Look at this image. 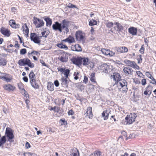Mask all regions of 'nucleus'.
<instances>
[{"instance_id":"1","label":"nucleus","mask_w":156,"mask_h":156,"mask_svg":"<svg viewBox=\"0 0 156 156\" xmlns=\"http://www.w3.org/2000/svg\"><path fill=\"white\" fill-rule=\"evenodd\" d=\"M112 66H111L108 65L107 64L104 63L102 64L101 66V69L103 70L104 73L111 74L113 77L114 80L115 82H118V81L121 80V78L120 74L118 73H113V69L112 68Z\"/></svg>"},{"instance_id":"2","label":"nucleus","mask_w":156,"mask_h":156,"mask_svg":"<svg viewBox=\"0 0 156 156\" xmlns=\"http://www.w3.org/2000/svg\"><path fill=\"white\" fill-rule=\"evenodd\" d=\"M115 84L118 89L122 91L123 93H126L128 90L127 87V83L126 81L124 79L118 81V82H115Z\"/></svg>"},{"instance_id":"3","label":"nucleus","mask_w":156,"mask_h":156,"mask_svg":"<svg viewBox=\"0 0 156 156\" xmlns=\"http://www.w3.org/2000/svg\"><path fill=\"white\" fill-rule=\"evenodd\" d=\"M18 64L20 66L28 65L30 68H33L34 66V64L32 63L30 60L28 58L21 59L18 62Z\"/></svg>"},{"instance_id":"4","label":"nucleus","mask_w":156,"mask_h":156,"mask_svg":"<svg viewBox=\"0 0 156 156\" xmlns=\"http://www.w3.org/2000/svg\"><path fill=\"white\" fill-rule=\"evenodd\" d=\"M137 113H131L129 117L126 116L125 120L127 122L126 124H130L135 121L136 118L137 117Z\"/></svg>"},{"instance_id":"5","label":"nucleus","mask_w":156,"mask_h":156,"mask_svg":"<svg viewBox=\"0 0 156 156\" xmlns=\"http://www.w3.org/2000/svg\"><path fill=\"white\" fill-rule=\"evenodd\" d=\"M5 135L8 138V140L10 142H13V140L12 139L14 138V136L13 133V130L10 128L7 127L5 130Z\"/></svg>"},{"instance_id":"6","label":"nucleus","mask_w":156,"mask_h":156,"mask_svg":"<svg viewBox=\"0 0 156 156\" xmlns=\"http://www.w3.org/2000/svg\"><path fill=\"white\" fill-rule=\"evenodd\" d=\"M42 36H37L35 33H31L30 34V38L31 40L36 44H39L41 42L40 40Z\"/></svg>"},{"instance_id":"7","label":"nucleus","mask_w":156,"mask_h":156,"mask_svg":"<svg viewBox=\"0 0 156 156\" xmlns=\"http://www.w3.org/2000/svg\"><path fill=\"white\" fill-rule=\"evenodd\" d=\"M33 23L36 26V27L39 28L43 26L44 24V21L41 19L37 18L35 17L33 18Z\"/></svg>"},{"instance_id":"8","label":"nucleus","mask_w":156,"mask_h":156,"mask_svg":"<svg viewBox=\"0 0 156 156\" xmlns=\"http://www.w3.org/2000/svg\"><path fill=\"white\" fill-rule=\"evenodd\" d=\"M52 28L54 30H58L60 33L62 32L63 29L62 27V24L57 21L55 22V23L53 24Z\"/></svg>"},{"instance_id":"9","label":"nucleus","mask_w":156,"mask_h":156,"mask_svg":"<svg viewBox=\"0 0 156 156\" xmlns=\"http://www.w3.org/2000/svg\"><path fill=\"white\" fill-rule=\"evenodd\" d=\"M58 70L61 73L63 74L65 76V78H69L70 70L65 68H58Z\"/></svg>"},{"instance_id":"10","label":"nucleus","mask_w":156,"mask_h":156,"mask_svg":"<svg viewBox=\"0 0 156 156\" xmlns=\"http://www.w3.org/2000/svg\"><path fill=\"white\" fill-rule=\"evenodd\" d=\"M4 75H0V79L5 81L7 82H10L12 80L10 76L8 74H3Z\"/></svg>"},{"instance_id":"11","label":"nucleus","mask_w":156,"mask_h":156,"mask_svg":"<svg viewBox=\"0 0 156 156\" xmlns=\"http://www.w3.org/2000/svg\"><path fill=\"white\" fill-rule=\"evenodd\" d=\"M69 78H65V77H62L60 81H61V85L64 88H67L68 87L69 81L67 80Z\"/></svg>"},{"instance_id":"12","label":"nucleus","mask_w":156,"mask_h":156,"mask_svg":"<svg viewBox=\"0 0 156 156\" xmlns=\"http://www.w3.org/2000/svg\"><path fill=\"white\" fill-rule=\"evenodd\" d=\"M0 32L4 35L9 37L10 35V32L9 30L5 27H2L0 29Z\"/></svg>"},{"instance_id":"13","label":"nucleus","mask_w":156,"mask_h":156,"mask_svg":"<svg viewBox=\"0 0 156 156\" xmlns=\"http://www.w3.org/2000/svg\"><path fill=\"white\" fill-rule=\"evenodd\" d=\"M3 87L5 90L9 91H13L16 88L14 86L10 84H5Z\"/></svg>"},{"instance_id":"14","label":"nucleus","mask_w":156,"mask_h":156,"mask_svg":"<svg viewBox=\"0 0 156 156\" xmlns=\"http://www.w3.org/2000/svg\"><path fill=\"white\" fill-rule=\"evenodd\" d=\"M123 70L124 73L126 75H132L133 74V69L129 66L125 67Z\"/></svg>"},{"instance_id":"15","label":"nucleus","mask_w":156,"mask_h":156,"mask_svg":"<svg viewBox=\"0 0 156 156\" xmlns=\"http://www.w3.org/2000/svg\"><path fill=\"white\" fill-rule=\"evenodd\" d=\"M111 111L108 109L104 111L102 113V117H103L104 120H107L108 119L109 114H110Z\"/></svg>"},{"instance_id":"16","label":"nucleus","mask_w":156,"mask_h":156,"mask_svg":"<svg viewBox=\"0 0 156 156\" xmlns=\"http://www.w3.org/2000/svg\"><path fill=\"white\" fill-rule=\"evenodd\" d=\"M9 25L13 28H17L20 27V25L18 24H16L15 21L13 20H11L9 21Z\"/></svg>"},{"instance_id":"17","label":"nucleus","mask_w":156,"mask_h":156,"mask_svg":"<svg viewBox=\"0 0 156 156\" xmlns=\"http://www.w3.org/2000/svg\"><path fill=\"white\" fill-rule=\"evenodd\" d=\"M116 50L118 53L126 52L128 51V48L125 46L119 47Z\"/></svg>"},{"instance_id":"18","label":"nucleus","mask_w":156,"mask_h":156,"mask_svg":"<svg viewBox=\"0 0 156 156\" xmlns=\"http://www.w3.org/2000/svg\"><path fill=\"white\" fill-rule=\"evenodd\" d=\"M125 62L126 64L127 65L129 66H130L133 68H136V66L138 67L136 64L133 61H131L129 60H126L125 61Z\"/></svg>"},{"instance_id":"19","label":"nucleus","mask_w":156,"mask_h":156,"mask_svg":"<svg viewBox=\"0 0 156 156\" xmlns=\"http://www.w3.org/2000/svg\"><path fill=\"white\" fill-rule=\"evenodd\" d=\"M87 116L88 115V117L89 118H91L93 116V114L92 112V108L91 107H89L87 108V111L86 112V113L84 114Z\"/></svg>"},{"instance_id":"20","label":"nucleus","mask_w":156,"mask_h":156,"mask_svg":"<svg viewBox=\"0 0 156 156\" xmlns=\"http://www.w3.org/2000/svg\"><path fill=\"white\" fill-rule=\"evenodd\" d=\"M128 31L132 35H136L137 30L136 28L131 27L129 28Z\"/></svg>"},{"instance_id":"21","label":"nucleus","mask_w":156,"mask_h":156,"mask_svg":"<svg viewBox=\"0 0 156 156\" xmlns=\"http://www.w3.org/2000/svg\"><path fill=\"white\" fill-rule=\"evenodd\" d=\"M76 38L78 41H81L84 38L82 33L80 31H77L76 34Z\"/></svg>"},{"instance_id":"22","label":"nucleus","mask_w":156,"mask_h":156,"mask_svg":"<svg viewBox=\"0 0 156 156\" xmlns=\"http://www.w3.org/2000/svg\"><path fill=\"white\" fill-rule=\"evenodd\" d=\"M63 41L67 42L69 43H71L73 42H74L75 39L73 37L71 36H69L68 38L63 40Z\"/></svg>"},{"instance_id":"23","label":"nucleus","mask_w":156,"mask_h":156,"mask_svg":"<svg viewBox=\"0 0 156 156\" xmlns=\"http://www.w3.org/2000/svg\"><path fill=\"white\" fill-rule=\"evenodd\" d=\"M58 59L62 62H66L68 60V56L66 55H63L59 57Z\"/></svg>"},{"instance_id":"24","label":"nucleus","mask_w":156,"mask_h":156,"mask_svg":"<svg viewBox=\"0 0 156 156\" xmlns=\"http://www.w3.org/2000/svg\"><path fill=\"white\" fill-rule=\"evenodd\" d=\"M22 28L23 29V31H24V34L27 36L28 35L29 30L26 23L23 24Z\"/></svg>"},{"instance_id":"25","label":"nucleus","mask_w":156,"mask_h":156,"mask_svg":"<svg viewBox=\"0 0 156 156\" xmlns=\"http://www.w3.org/2000/svg\"><path fill=\"white\" fill-rule=\"evenodd\" d=\"M73 64L78 66H80L81 65V58H76L73 59Z\"/></svg>"},{"instance_id":"26","label":"nucleus","mask_w":156,"mask_h":156,"mask_svg":"<svg viewBox=\"0 0 156 156\" xmlns=\"http://www.w3.org/2000/svg\"><path fill=\"white\" fill-rule=\"evenodd\" d=\"M30 83L32 87L35 89H37L39 87V85L37 83L36 79L33 80L32 81H30Z\"/></svg>"},{"instance_id":"27","label":"nucleus","mask_w":156,"mask_h":156,"mask_svg":"<svg viewBox=\"0 0 156 156\" xmlns=\"http://www.w3.org/2000/svg\"><path fill=\"white\" fill-rule=\"evenodd\" d=\"M69 23L67 20H64L62 21V29H64L66 27H67L68 26Z\"/></svg>"},{"instance_id":"28","label":"nucleus","mask_w":156,"mask_h":156,"mask_svg":"<svg viewBox=\"0 0 156 156\" xmlns=\"http://www.w3.org/2000/svg\"><path fill=\"white\" fill-rule=\"evenodd\" d=\"M44 20L46 22V26L50 27L52 24V20L49 17H45Z\"/></svg>"},{"instance_id":"29","label":"nucleus","mask_w":156,"mask_h":156,"mask_svg":"<svg viewBox=\"0 0 156 156\" xmlns=\"http://www.w3.org/2000/svg\"><path fill=\"white\" fill-rule=\"evenodd\" d=\"M89 59L88 58H81V64L82 63L84 66H87L89 64Z\"/></svg>"},{"instance_id":"30","label":"nucleus","mask_w":156,"mask_h":156,"mask_svg":"<svg viewBox=\"0 0 156 156\" xmlns=\"http://www.w3.org/2000/svg\"><path fill=\"white\" fill-rule=\"evenodd\" d=\"M47 88L48 90L52 91L54 90V85L51 82H49L47 84Z\"/></svg>"},{"instance_id":"31","label":"nucleus","mask_w":156,"mask_h":156,"mask_svg":"<svg viewBox=\"0 0 156 156\" xmlns=\"http://www.w3.org/2000/svg\"><path fill=\"white\" fill-rule=\"evenodd\" d=\"M6 60L2 57H0V66H5L7 64Z\"/></svg>"},{"instance_id":"32","label":"nucleus","mask_w":156,"mask_h":156,"mask_svg":"<svg viewBox=\"0 0 156 156\" xmlns=\"http://www.w3.org/2000/svg\"><path fill=\"white\" fill-rule=\"evenodd\" d=\"M35 74L33 71H31L29 74L30 81H32L35 79Z\"/></svg>"},{"instance_id":"33","label":"nucleus","mask_w":156,"mask_h":156,"mask_svg":"<svg viewBox=\"0 0 156 156\" xmlns=\"http://www.w3.org/2000/svg\"><path fill=\"white\" fill-rule=\"evenodd\" d=\"M6 141V139L5 136H3L0 139V147H1L4 144H5Z\"/></svg>"},{"instance_id":"34","label":"nucleus","mask_w":156,"mask_h":156,"mask_svg":"<svg viewBox=\"0 0 156 156\" xmlns=\"http://www.w3.org/2000/svg\"><path fill=\"white\" fill-rule=\"evenodd\" d=\"M95 73H93L90 75V80L92 82L94 83H96V82L95 79Z\"/></svg>"},{"instance_id":"35","label":"nucleus","mask_w":156,"mask_h":156,"mask_svg":"<svg viewBox=\"0 0 156 156\" xmlns=\"http://www.w3.org/2000/svg\"><path fill=\"white\" fill-rule=\"evenodd\" d=\"M152 88V87L150 85H148L147 87L145 89V90H146L148 93V97L147 98H149L150 97V96L151 93V90Z\"/></svg>"},{"instance_id":"36","label":"nucleus","mask_w":156,"mask_h":156,"mask_svg":"<svg viewBox=\"0 0 156 156\" xmlns=\"http://www.w3.org/2000/svg\"><path fill=\"white\" fill-rule=\"evenodd\" d=\"M101 51L102 53L106 55H108L109 52V50L105 48H102L101 50Z\"/></svg>"},{"instance_id":"37","label":"nucleus","mask_w":156,"mask_h":156,"mask_svg":"<svg viewBox=\"0 0 156 156\" xmlns=\"http://www.w3.org/2000/svg\"><path fill=\"white\" fill-rule=\"evenodd\" d=\"M115 24L117 26L118 31H120L121 30H123V27L122 26L119 22H116Z\"/></svg>"},{"instance_id":"38","label":"nucleus","mask_w":156,"mask_h":156,"mask_svg":"<svg viewBox=\"0 0 156 156\" xmlns=\"http://www.w3.org/2000/svg\"><path fill=\"white\" fill-rule=\"evenodd\" d=\"M57 46L61 48H64L66 50L68 49V47L66 45L63 44L62 43L58 44Z\"/></svg>"},{"instance_id":"39","label":"nucleus","mask_w":156,"mask_h":156,"mask_svg":"<svg viewBox=\"0 0 156 156\" xmlns=\"http://www.w3.org/2000/svg\"><path fill=\"white\" fill-rule=\"evenodd\" d=\"M75 46H76V47H75V49H76L75 50V51H82L81 48L79 44H75Z\"/></svg>"},{"instance_id":"40","label":"nucleus","mask_w":156,"mask_h":156,"mask_svg":"<svg viewBox=\"0 0 156 156\" xmlns=\"http://www.w3.org/2000/svg\"><path fill=\"white\" fill-rule=\"evenodd\" d=\"M23 155L24 156H37L36 154L29 152L25 153H24Z\"/></svg>"},{"instance_id":"41","label":"nucleus","mask_w":156,"mask_h":156,"mask_svg":"<svg viewBox=\"0 0 156 156\" xmlns=\"http://www.w3.org/2000/svg\"><path fill=\"white\" fill-rule=\"evenodd\" d=\"M97 21L94 20H90L89 22V25L90 26L97 25Z\"/></svg>"},{"instance_id":"42","label":"nucleus","mask_w":156,"mask_h":156,"mask_svg":"<svg viewBox=\"0 0 156 156\" xmlns=\"http://www.w3.org/2000/svg\"><path fill=\"white\" fill-rule=\"evenodd\" d=\"M70 156H80V153L78 150L77 149L76 152L71 153Z\"/></svg>"},{"instance_id":"43","label":"nucleus","mask_w":156,"mask_h":156,"mask_svg":"<svg viewBox=\"0 0 156 156\" xmlns=\"http://www.w3.org/2000/svg\"><path fill=\"white\" fill-rule=\"evenodd\" d=\"M140 52L142 54H143L144 51V44L142 45L141 48L139 50Z\"/></svg>"},{"instance_id":"44","label":"nucleus","mask_w":156,"mask_h":156,"mask_svg":"<svg viewBox=\"0 0 156 156\" xmlns=\"http://www.w3.org/2000/svg\"><path fill=\"white\" fill-rule=\"evenodd\" d=\"M22 93L23 94V95L25 97H27V96L28 95V93L25 90L24 88L22 89Z\"/></svg>"},{"instance_id":"45","label":"nucleus","mask_w":156,"mask_h":156,"mask_svg":"<svg viewBox=\"0 0 156 156\" xmlns=\"http://www.w3.org/2000/svg\"><path fill=\"white\" fill-rule=\"evenodd\" d=\"M113 23L112 22H108L106 23V26L107 27L111 28L113 26Z\"/></svg>"},{"instance_id":"46","label":"nucleus","mask_w":156,"mask_h":156,"mask_svg":"<svg viewBox=\"0 0 156 156\" xmlns=\"http://www.w3.org/2000/svg\"><path fill=\"white\" fill-rule=\"evenodd\" d=\"M79 74V73L78 72H75L73 76L74 77V79L75 80H77L79 79V77L78 76V75Z\"/></svg>"},{"instance_id":"47","label":"nucleus","mask_w":156,"mask_h":156,"mask_svg":"<svg viewBox=\"0 0 156 156\" xmlns=\"http://www.w3.org/2000/svg\"><path fill=\"white\" fill-rule=\"evenodd\" d=\"M138 63H141L142 61V55H139L137 58Z\"/></svg>"},{"instance_id":"48","label":"nucleus","mask_w":156,"mask_h":156,"mask_svg":"<svg viewBox=\"0 0 156 156\" xmlns=\"http://www.w3.org/2000/svg\"><path fill=\"white\" fill-rule=\"evenodd\" d=\"M26 53L27 50L26 49H22L20 51V54L21 55H24Z\"/></svg>"},{"instance_id":"49","label":"nucleus","mask_w":156,"mask_h":156,"mask_svg":"<svg viewBox=\"0 0 156 156\" xmlns=\"http://www.w3.org/2000/svg\"><path fill=\"white\" fill-rule=\"evenodd\" d=\"M146 75L149 78H150L151 79H152V78H154L151 76L150 73L148 72H147L146 73Z\"/></svg>"},{"instance_id":"50","label":"nucleus","mask_w":156,"mask_h":156,"mask_svg":"<svg viewBox=\"0 0 156 156\" xmlns=\"http://www.w3.org/2000/svg\"><path fill=\"white\" fill-rule=\"evenodd\" d=\"M101 155V153L100 151H98L96 153H94V154H91V156H100Z\"/></svg>"},{"instance_id":"51","label":"nucleus","mask_w":156,"mask_h":156,"mask_svg":"<svg viewBox=\"0 0 156 156\" xmlns=\"http://www.w3.org/2000/svg\"><path fill=\"white\" fill-rule=\"evenodd\" d=\"M25 2L30 3H34L36 2V0H24Z\"/></svg>"},{"instance_id":"52","label":"nucleus","mask_w":156,"mask_h":156,"mask_svg":"<svg viewBox=\"0 0 156 156\" xmlns=\"http://www.w3.org/2000/svg\"><path fill=\"white\" fill-rule=\"evenodd\" d=\"M67 6L69 8H73L76 7V5L70 3H69L68 5H67Z\"/></svg>"},{"instance_id":"53","label":"nucleus","mask_w":156,"mask_h":156,"mask_svg":"<svg viewBox=\"0 0 156 156\" xmlns=\"http://www.w3.org/2000/svg\"><path fill=\"white\" fill-rule=\"evenodd\" d=\"M60 108L59 107H56V108H55V112H56L57 113H59L60 115H61V114H62L61 112H60Z\"/></svg>"},{"instance_id":"54","label":"nucleus","mask_w":156,"mask_h":156,"mask_svg":"<svg viewBox=\"0 0 156 156\" xmlns=\"http://www.w3.org/2000/svg\"><path fill=\"white\" fill-rule=\"evenodd\" d=\"M109 52L108 55H109L110 56H114L115 55V53L114 52H113L112 51H110L109 50Z\"/></svg>"},{"instance_id":"55","label":"nucleus","mask_w":156,"mask_h":156,"mask_svg":"<svg viewBox=\"0 0 156 156\" xmlns=\"http://www.w3.org/2000/svg\"><path fill=\"white\" fill-rule=\"evenodd\" d=\"M46 33V31H44L42 32H41V34H42V37H44L45 38L47 37V36L48 34H45Z\"/></svg>"},{"instance_id":"56","label":"nucleus","mask_w":156,"mask_h":156,"mask_svg":"<svg viewBox=\"0 0 156 156\" xmlns=\"http://www.w3.org/2000/svg\"><path fill=\"white\" fill-rule=\"evenodd\" d=\"M31 54H33L34 55H40L39 53L36 51H33L31 53Z\"/></svg>"},{"instance_id":"57","label":"nucleus","mask_w":156,"mask_h":156,"mask_svg":"<svg viewBox=\"0 0 156 156\" xmlns=\"http://www.w3.org/2000/svg\"><path fill=\"white\" fill-rule=\"evenodd\" d=\"M54 84L56 87H58L59 85V83L58 80H56L55 81Z\"/></svg>"},{"instance_id":"58","label":"nucleus","mask_w":156,"mask_h":156,"mask_svg":"<svg viewBox=\"0 0 156 156\" xmlns=\"http://www.w3.org/2000/svg\"><path fill=\"white\" fill-rule=\"evenodd\" d=\"M142 84L144 85L146 84V80L145 79H142L141 81Z\"/></svg>"},{"instance_id":"59","label":"nucleus","mask_w":156,"mask_h":156,"mask_svg":"<svg viewBox=\"0 0 156 156\" xmlns=\"http://www.w3.org/2000/svg\"><path fill=\"white\" fill-rule=\"evenodd\" d=\"M88 78L86 76H84V80H83V82H84L85 83H87L88 82Z\"/></svg>"},{"instance_id":"60","label":"nucleus","mask_w":156,"mask_h":156,"mask_svg":"<svg viewBox=\"0 0 156 156\" xmlns=\"http://www.w3.org/2000/svg\"><path fill=\"white\" fill-rule=\"evenodd\" d=\"M74 114V112L72 110H70L68 112V114L69 115H72Z\"/></svg>"},{"instance_id":"61","label":"nucleus","mask_w":156,"mask_h":156,"mask_svg":"<svg viewBox=\"0 0 156 156\" xmlns=\"http://www.w3.org/2000/svg\"><path fill=\"white\" fill-rule=\"evenodd\" d=\"M151 80H152V81L150 82V83L156 85V81H155V79L153 78Z\"/></svg>"},{"instance_id":"62","label":"nucleus","mask_w":156,"mask_h":156,"mask_svg":"<svg viewBox=\"0 0 156 156\" xmlns=\"http://www.w3.org/2000/svg\"><path fill=\"white\" fill-rule=\"evenodd\" d=\"M25 146L27 148H29L30 147V144L28 142H27L26 143Z\"/></svg>"},{"instance_id":"63","label":"nucleus","mask_w":156,"mask_h":156,"mask_svg":"<svg viewBox=\"0 0 156 156\" xmlns=\"http://www.w3.org/2000/svg\"><path fill=\"white\" fill-rule=\"evenodd\" d=\"M75 47H76V46H75V45H73L71 46V48L72 50L75 51L76 49H75Z\"/></svg>"},{"instance_id":"64","label":"nucleus","mask_w":156,"mask_h":156,"mask_svg":"<svg viewBox=\"0 0 156 156\" xmlns=\"http://www.w3.org/2000/svg\"><path fill=\"white\" fill-rule=\"evenodd\" d=\"M23 80L24 81L27 82L28 81V78L26 76H25L23 77Z\"/></svg>"}]
</instances>
